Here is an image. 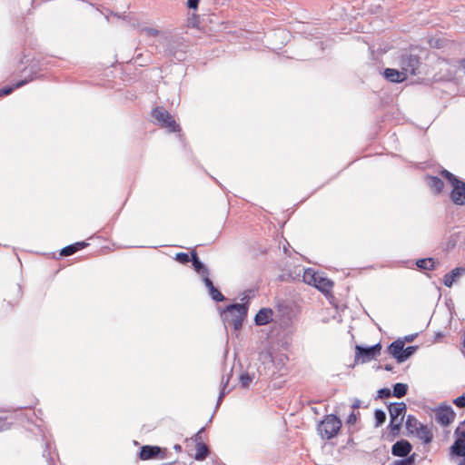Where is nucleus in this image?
I'll return each instance as SVG.
<instances>
[{"mask_svg":"<svg viewBox=\"0 0 465 465\" xmlns=\"http://www.w3.org/2000/svg\"><path fill=\"white\" fill-rule=\"evenodd\" d=\"M383 75L388 81L391 83H401L407 78L406 73H404L402 70L399 71L397 69L391 68L385 69Z\"/></svg>","mask_w":465,"mask_h":465,"instance_id":"nucleus-15","label":"nucleus"},{"mask_svg":"<svg viewBox=\"0 0 465 465\" xmlns=\"http://www.w3.org/2000/svg\"><path fill=\"white\" fill-rule=\"evenodd\" d=\"M273 312L270 308H262L254 317V322L257 326H263L272 321Z\"/></svg>","mask_w":465,"mask_h":465,"instance_id":"nucleus-14","label":"nucleus"},{"mask_svg":"<svg viewBox=\"0 0 465 465\" xmlns=\"http://www.w3.org/2000/svg\"><path fill=\"white\" fill-rule=\"evenodd\" d=\"M258 360L268 370V375L282 376L286 372L288 357L282 351H260Z\"/></svg>","mask_w":465,"mask_h":465,"instance_id":"nucleus-1","label":"nucleus"},{"mask_svg":"<svg viewBox=\"0 0 465 465\" xmlns=\"http://www.w3.org/2000/svg\"><path fill=\"white\" fill-rule=\"evenodd\" d=\"M153 458H165V450H163L159 446L144 445L139 451V459L142 460H147Z\"/></svg>","mask_w":465,"mask_h":465,"instance_id":"nucleus-10","label":"nucleus"},{"mask_svg":"<svg viewBox=\"0 0 465 465\" xmlns=\"http://www.w3.org/2000/svg\"><path fill=\"white\" fill-rule=\"evenodd\" d=\"M152 116L163 128H166L170 133L181 131L180 125L175 122L173 116L163 107L154 108Z\"/></svg>","mask_w":465,"mask_h":465,"instance_id":"nucleus-7","label":"nucleus"},{"mask_svg":"<svg viewBox=\"0 0 465 465\" xmlns=\"http://www.w3.org/2000/svg\"><path fill=\"white\" fill-rule=\"evenodd\" d=\"M417 336H418V333H412V334H409V335L402 337V339L406 344L407 342H412Z\"/></svg>","mask_w":465,"mask_h":465,"instance_id":"nucleus-45","label":"nucleus"},{"mask_svg":"<svg viewBox=\"0 0 465 465\" xmlns=\"http://www.w3.org/2000/svg\"><path fill=\"white\" fill-rule=\"evenodd\" d=\"M460 65L465 69V58L461 59L460 62Z\"/></svg>","mask_w":465,"mask_h":465,"instance_id":"nucleus-52","label":"nucleus"},{"mask_svg":"<svg viewBox=\"0 0 465 465\" xmlns=\"http://www.w3.org/2000/svg\"><path fill=\"white\" fill-rule=\"evenodd\" d=\"M453 403L458 408H465V394H462V395L457 397L456 399H454Z\"/></svg>","mask_w":465,"mask_h":465,"instance_id":"nucleus-40","label":"nucleus"},{"mask_svg":"<svg viewBox=\"0 0 465 465\" xmlns=\"http://www.w3.org/2000/svg\"><path fill=\"white\" fill-rule=\"evenodd\" d=\"M253 376L248 372L242 373L239 377L240 384L242 388H248L250 383L252 381Z\"/></svg>","mask_w":465,"mask_h":465,"instance_id":"nucleus-32","label":"nucleus"},{"mask_svg":"<svg viewBox=\"0 0 465 465\" xmlns=\"http://www.w3.org/2000/svg\"><path fill=\"white\" fill-rule=\"evenodd\" d=\"M232 357H233V359L236 358V351H233Z\"/></svg>","mask_w":465,"mask_h":465,"instance_id":"nucleus-53","label":"nucleus"},{"mask_svg":"<svg viewBox=\"0 0 465 465\" xmlns=\"http://www.w3.org/2000/svg\"><path fill=\"white\" fill-rule=\"evenodd\" d=\"M401 70L408 74L415 75L420 66V57L412 54H404L401 57Z\"/></svg>","mask_w":465,"mask_h":465,"instance_id":"nucleus-9","label":"nucleus"},{"mask_svg":"<svg viewBox=\"0 0 465 465\" xmlns=\"http://www.w3.org/2000/svg\"><path fill=\"white\" fill-rule=\"evenodd\" d=\"M209 275L210 274H205L202 277L203 279V282H204V285L206 286V288L208 289V292H210V289H212V287H214L212 280L209 278Z\"/></svg>","mask_w":465,"mask_h":465,"instance_id":"nucleus-41","label":"nucleus"},{"mask_svg":"<svg viewBox=\"0 0 465 465\" xmlns=\"http://www.w3.org/2000/svg\"><path fill=\"white\" fill-rule=\"evenodd\" d=\"M442 338H444V334L442 332H438L434 335V341H439Z\"/></svg>","mask_w":465,"mask_h":465,"instance_id":"nucleus-47","label":"nucleus"},{"mask_svg":"<svg viewBox=\"0 0 465 465\" xmlns=\"http://www.w3.org/2000/svg\"><path fill=\"white\" fill-rule=\"evenodd\" d=\"M229 380H230V376H227L226 379L224 378V376H223V378H222V381H221V387L222 388H221L220 394L218 396V400H217V402H216L215 409H218V407L222 403L223 399L224 398V396L230 391V390H226V388L228 386V383H229Z\"/></svg>","mask_w":465,"mask_h":465,"instance_id":"nucleus-27","label":"nucleus"},{"mask_svg":"<svg viewBox=\"0 0 465 465\" xmlns=\"http://www.w3.org/2000/svg\"><path fill=\"white\" fill-rule=\"evenodd\" d=\"M303 282L312 285L323 293H328L333 287V282L313 269H306L302 275Z\"/></svg>","mask_w":465,"mask_h":465,"instance_id":"nucleus-5","label":"nucleus"},{"mask_svg":"<svg viewBox=\"0 0 465 465\" xmlns=\"http://www.w3.org/2000/svg\"><path fill=\"white\" fill-rule=\"evenodd\" d=\"M173 449L176 450V451H181L182 450V446L180 444H175L173 446Z\"/></svg>","mask_w":465,"mask_h":465,"instance_id":"nucleus-50","label":"nucleus"},{"mask_svg":"<svg viewBox=\"0 0 465 465\" xmlns=\"http://www.w3.org/2000/svg\"><path fill=\"white\" fill-rule=\"evenodd\" d=\"M384 370L391 371L393 370V366L391 364H385Z\"/></svg>","mask_w":465,"mask_h":465,"instance_id":"nucleus-49","label":"nucleus"},{"mask_svg":"<svg viewBox=\"0 0 465 465\" xmlns=\"http://www.w3.org/2000/svg\"><path fill=\"white\" fill-rule=\"evenodd\" d=\"M412 446L407 440H400L391 447V454L396 457L407 458L411 451Z\"/></svg>","mask_w":465,"mask_h":465,"instance_id":"nucleus-12","label":"nucleus"},{"mask_svg":"<svg viewBox=\"0 0 465 465\" xmlns=\"http://www.w3.org/2000/svg\"><path fill=\"white\" fill-rule=\"evenodd\" d=\"M86 245H87V243L85 242H74L73 244H70V245H67V246L64 247L61 250L60 254L62 256H70V255L75 253L76 252L82 250Z\"/></svg>","mask_w":465,"mask_h":465,"instance_id":"nucleus-19","label":"nucleus"},{"mask_svg":"<svg viewBox=\"0 0 465 465\" xmlns=\"http://www.w3.org/2000/svg\"><path fill=\"white\" fill-rule=\"evenodd\" d=\"M247 313L248 306L245 303H232L222 312V317L226 327L232 326L237 331L242 328Z\"/></svg>","mask_w":465,"mask_h":465,"instance_id":"nucleus-2","label":"nucleus"},{"mask_svg":"<svg viewBox=\"0 0 465 465\" xmlns=\"http://www.w3.org/2000/svg\"><path fill=\"white\" fill-rule=\"evenodd\" d=\"M420 425L422 424L419 422V420L416 419L414 415L409 414L407 416L405 428L409 431V433L414 434L415 432H418Z\"/></svg>","mask_w":465,"mask_h":465,"instance_id":"nucleus-21","label":"nucleus"},{"mask_svg":"<svg viewBox=\"0 0 465 465\" xmlns=\"http://www.w3.org/2000/svg\"><path fill=\"white\" fill-rule=\"evenodd\" d=\"M229 352H230V351H229V350L224 351V358H225V361H226V360H227V358L229 357Z\"/></svg>","mask_w":465,"mask_h":465,"instance_id":"nucleus-51","label":"nucleus"},{"mask_svg":"<svg viewBox=\"0 0 465 465\" xmlns=\"http://www.w3.org/2000/svg\"><path fill=\"white\" fill-rule=\"evenodd\" d=\"M407 406L403 401L393 402L389 406L390 423L389 428L392 436H397L402 426Z\"/></svg>","mask_w":465,"mask_h":465,"instance_id":"nucleus-4","label":"nucleus"},{"mask_svg":"<svg viewBox=\"0 0 465 465\" xmlns=\"http://www.w3.org/2000/svg\"><path fill=\"white\" fill-rule=\"evenodd\" d=\"M341 425V420L337 415L329 414L318 424L317 431L322 439L331 440L338 434Z\"/></svg>","mask_w":465,"mask_h":465,"instance_id":"nucleus-3","label":"nucleus"},{"mask_svg":"<svg viewBox=\"0 0 465 465\" xmlns=\"http://www.w3.org/2000/svg\"><path fill=\"white\" fill-rule=\"evenodd\" d=\"M356 421L357 414L354 411H351L347 417L346 423L349 425H353L356 423Z\"/></svg>","mask_w":465,"mask_h":465,"instance_id":"nucleus-42","label":"nucleus"},{"mask_svg":"<svg viewBox=\"0 0 465 465\" xmlns=\"http://www.w3.org/2000/svg\"><path fill=\"white\" fill-rule=\"evenodd\" d=\"M428 184L435 193H440L444 186L443 181L437 176H428Z\"/></svg>","mask_w":465,"mask_h":465,"instance_id":"nucleus-22","label":"nucleus"},{"mask_svg":"<svg viewBox=\"0 0 465 465\" xmlns=\"http://www.w3.org/2000/svg\"><path fill=\"white\" fill-rule=\"evenodd\" d=\"M208 292L215 302H223L225 299L223 294L216 287H212Z\"/></svg>","mask_w":465,"mask_h":465,"instance_id":"nucleus-33","label":"nucleus"},{"mask_svg":"<svg viewBox=\"0 0 465 465\" xmlns=\"http://www.w3.org/2000/svg\"><path fill=\"white\" fill-rule=\"evenodd\" d=\"M408 392V384L397 382L393 385L392 396L396 398H402Z\"/></svg>","mask_w":465,"mask_h":465,"instance_id":"nucleus-28","label":"nucleus"},{"mask_svg":"<svg viewBox=\"0 0 465 465\" xmlns=\"http://www.w3.org/2000/svg\"><path fill=\"white\" fill-rule=\"evenodd\" d=\"M209 452L210 450L208 446L205 443L199 441L196 443V452L194 459L196 460H203L208 456Z\"/></svg>","mask_w":465,"mask_h":465,"instance_id":"nucleus-23","label":"nucleus"},{"mask_svg":"<svg viewBox=\"0 0 465 465\" xmlns=\"http://www.w3.org/2000/svg\"><path fill=\"white\" fill-rule=\"evenodd\" d=\"M465 274V267H457L443 277V283L446 287H451L457 278Z\"/></svg>","mask_w":465,"mask_h":465,"instance_id":"nucleus-16","label":"nucleus"},{"mask_svg":"<svg viewBox=\"0 0 465 465\" xmlns=\"http://www.w3.org/2000/svg\"><path fill=\"white\" fill-rule=\"evenodd\" d=\"M32 80L33 78L21 80L14 84L12 86L7 85L0 88V96L10 94L15 89L24 86Z\"/></svg>","mask_w":465,"mask_h":465,"instance_id":"nucleus-25","label":"nucleus"},{"mask_svg":"<svg viewBox=\"0 0 465 465\" xmlns=\"http://www.w3.org/2000/svg\"><path fill=\"white\" fill-rule=\"evenodd\" d=\"M414 463V455L404 458L402 460H394L391 465H412Z\"/></svg>","mask_w":465,"mask_h":465,"instance_id":"nucleus-36","label":"nucleus"},{"mask_svg":"<svg viewBox=\"0 0 465 465\" xmlns=\"http://www.w3.org/2000/svg\"><path fill=\"white\" fill-rule=\"evenodd\" d=\"M354 349H382L380 342L372 345H356Z\"/></svg>","mask_w":465,"mask_h":465,"instance_id":"nucleus-43","label":"nucleus"},{"mask_svg":"<svg viewBox=\"0 0 465 465\" xmlns=\"http://www.w3.org/2000/svg\"><path fill=\"white\" fill-rule=\"evenodd\" d=\"M201 0H187V7L196 10Z\"/></svg>","mask_w":465,"mask_h":465,"instance_id":"nucleus-44","label":"nucleus"},{"mask_svg":"<svg viewBox=\"0 0 465 465\" xmlns=\"http://www.w3.org/2000/svg\"><path fill=\"white\" fill-rule=\"evenodd\" d=\"M175 260L182 264H186L191 262L192 257L190 258L189 254L186 252H178L175 255Z\"/></svg>","mask_w":465,"mask_h":465,"instance_id":"nucleus-35","label":"nucleus"},{"mask_svg":"<svg viewBox=\"0 0 465 465\" xmlns=\"http://www.w3.org/2000/svg\"><path fill=\"white\" fill-rule=\"evenodd\" d=\"M399 363L406 361L416 351H388Z\"/></svg>","mask_w":465,"mask_h":465,"instance_id":"nucleus-24","label":"nucleus"},{"mask_svg":"<svg viewBox=\"0 0 465 465\" xmlns=\"http://www.w3.org/2000/svg\"><path fill=\"white\" fill-rule=\"evenodd\" d=\"M192 263L195 272L203 277L205 274H210L209 269L200 261L198 254L195 251L191 252Z\"/></svg>","mask_w":465,"mask_h":465,"instance_id":"nucleus-17","label":"nucleus"},{"mask_svg":"<svg viewBox=\"0 0 465 465\" xmlns=\"http://www.w3.org/2000/svg\"><path fill=\"white\" fill-rule=\"evenodd\" d=\"M229 380H230V376H227L226 379L224 378V376H223V378H222V381H221V387L222 388H221L220 394L218 396V400H217V402H216L215 409H218V407L222 403L223 399L224 398V396L230 391V390H226V388L228 386V383H229Z\"/></svg>","mask_w":465,"mask_h":465,"instance_id":"nucleus-26","label":"nucleus"},{"mask_svg":"<svg viewBox=\"0 0 465 465\" xmlns=\"http://www.w3.org/2000/svg\"><path fill=\"white\" fill-rule=\"evenodd\" d=\"M12 422H8L6 417H0V432L11 428Z\"/></svg>","mask_w":465,"mask_h":465,"instance_id":"nucleus-38","label":"nucleus"},{"mask_svg":"<svg viewBox=\"0 0 465 465\" xmlns=\"http://www.w3.org/2000/svg\"><path fill=\"white\" fill-rule=\"evenodd\" d=\"M440 174L453 186L450 192L451 201L458 205L465 204V182L460 180L448 170H442Z\"/></svg>","mask_w":465,"mask_h":465,"instance_id":"nucleus-6","label":"nucleus"},{"mask_svg":"<svg viewBox=\"0 0 465 465\" xmlns=\"http://www.w3.org/2000/svg\"><path fill=\"white\" fill-rule=\"evenodd\" d=\"M435 420L441 426H448L454 421L456 413L452 407L447 403H440L433 409Z\"/></svg>","mask_w":465,"mask_h":465,"instance_id":"nucleus-8","label":"nucleus"},{"mask_svg":"<svg viewBox=\"0 0 465 465\" xmlns=\"http://www.w3.org/2000/svg\"><path fill=\"white\" fill-rule=\"evenodd\" d=\"M140 32L145 34L149 37H156L161 34L159 30L152 27H143Z\"/></svg>","mask_w":465,"mask_h":465,"instance_id":"nucleus-34","label":"nucleus"},{"mask_svg":"<svg viewBox=\"0 0 465 465\" xmlns=\"http://www.w3.org/2000/svg\"><path fill=\"white\" fill-rule=\"evenodd\" d=\"M405 342L402 338H398L392 341L386 349H419L418 345L405 346Z\"/></svg>","mask_w":465,"mask_h":465,"instance_id":"nucleus-29","label":"nucleus"},{"mask_svg":"<svg viewBox=\"0 0 465 465\" xmlns=\"http://www.w3.org/2000/svg\"><path fill=\"white\" fill-rule=\"evenodd\" d=\"M438 262H436L433 258H422L416 261V265L420 270L425 271H433L436 269Z\"/></svg>","mask_w":465,"mask_h":465,"instance_id":"nucleus-18","label":"nucleus"},{"mask_svg":"<svg viewBox=\"0 0 465 465\" xmlns=\"http://www.w3.org/2000/svg\"><path fill=\"white\" fill-rule=\"evenodd\" d=\"M392 395V392L388 388H382L378 391V397L381 399H388Z\"/></svg>","mask_w":465,"mask_h":465,"instance_id":"nucleus-39","label":"nucleus"},{"mask_svg":"<svg viewBox=\"0 0 465 465\" xmlns=\"http://www.w3.org/2000/svg\"><path fill=\"white\" fill-rule=\"evenodd\" d=\"M381 355V351H356L353 363L349 367L353 368L357 364L370 362L377 356Z\"/></svg>","mask_w":465,"mask_h":465,"instance_id":"nucleus-11","label":"nucleus"},{"mask_svg":"<svg viewBox=\"0 0 465 465\" xmlns=\"http://www.w3.org/2000/svg\"><path fill=\"white\" fill-rule=\"evenodd\" d=\"M454 435L456 437H461L465 439V420L458 425V427L454 430Z\"/></svg>","mask_w":465,"mask_h":465,"instance_id":"nucleus-37","label":"nucleus"},{"mask_svg":"<svg viewBox=\"0 0 465 465\" xmlns=\"http://www.w3.org/2000/svg\"><path fill=\"white\" fill-rule=\"evenodd\" d=\"M414 434H416L420 440H422V441L425 444L430 443L433 439L432 432L430 430V429L426 425H423V424L420 425V429L418 430V432H415Z\"/></svg>","mask_w":465,"mask_h":465,"instance_id":"nucleus-20","label":"nucleus"},{"mask_svg":"<svg viewBox=\"0 0 465 465\" xmlns=\"http://www.w3.org/2000/svg\"><path fill=\"white\" fill-rule=\"evenodd\" d=\"M203 430V428H202V429L197 432V434L195 435V438H196V439H195L196 443H197V442H199V441H201V437H200L199 435H200V433H201Z\"/></svg>","mask_w":465,"mask_h":465,"instance_id":"nucleus-48","label":"nucleus"},{"mask_svg":"<svg viewBox=\"0 0 465 465\" xmlns=\"http://www.w3.org/2000/svg\"><path fill=\"white\" fill-rule=\"evenodd\" d=\"M256 295V290L248 289L241 294V301L248 306L249 301L254 298Z\"/></svg>","mask_w":465,"mask_h":465,"instance_id":"nucleus-31","label":"nucleus"},{"mask_svg":"<svg viewBox=\"0 0 465 465\" xmlns=\"http://www.w3.org/2000/svg\"><path fill=\"white\" fill-rule=\"evenodd\" d=\"M450 454L456 457H461L462 460L458 465H465V439L456 437L453 444L450 446Z\"/></svg>","mask_w":465,"mask_h":465,"instance_id":"nucleus-13","label":"nucleus"},{"mask_svg":"<svg viewBox=\"0 0 465 465\" xmlns=\"http://www.w3.org/2000/svg\"><path fill=\"white\" fill-rule=\"evenodd\" d=\"M361 406V401L359 399H354L351 404L352 409H358Z\"/></svg>","mask_w":465,"mask_h":465,"instance_id":"nucleus-46","label":"nucleus"},{"mask_svg":"<svg viewBox=\"0 0 465 465\" xmlns=\"http://www.w3.org/2000/svg\"><path fill=\"white\" fill-rule=\"evenodd\" d=\"M375 427H380L386 420V413L381 409H376L374 411Z\"/></svg>","mask_w":465,"mask_h":465,"instance_id":"nucleus-30","label":"nucleus"}]
</instances>
